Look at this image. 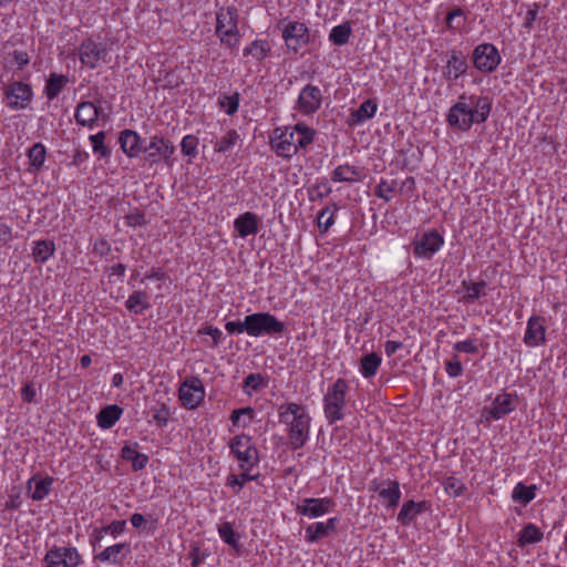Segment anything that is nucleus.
<instances>
[{
	"label": "nucleus",
	"instance_id": "a211bd4d",
	"mask_svg": "<svg viewBox=\"0 0 567 567\" xmlns=\"http://www.w3.org/2000/svg\"><path fill=\"white\" fill-rule=\"evenodd\" d=\"M370 488L379 494L385 502L386 507H396L401 499V489L398 481L392 480H373Z\"/></svg>",
	"mask_w": 567,
	"mask_h": 567
},
{
	"label": "nucleus",
	"instance_id": "7ed1b4c3",
	"mask_svg": "<svg viewBox=\"0 0 567 567\" xmlns=\"http://www.w3.org/2000/svg\"><path fill=\"white\" fill-rule=\"evenodd\" d=\"M279 422L287 426L292 450L301 449L309 440L311 417L301 404L290 402L278 408Z\"/></svg>",
	"mask_w": 567,
	"mask_h": 567
},
{
	"label": "nucleus",
	"instance_id": "a18cd8bd",
	"mask_svg": "<svg viewBox=\"0 0 567 567\" xmlns=\"http://www.w3.org/2000/svg\"><path fill=\"white\" fill-rule=\"evenodd\" d=\"M47 151L43 144L35 143L28 153L30 166L33 171H40L45 161Z\"/></svg>",
	"mask_w": 567,
	"mask_h": 567
},
{
	"label": "nucleus",
	"instance_id": "3c124183",
	"mask_svg": "<svg viewBox=\"0 0 567 567\" xmlns=\"http://www.w3.org/2000/svg\"><path fill=\"white\" fill-rule=\"evenodd\" d=\"M255 415V411L252 408H243L238 410H234L230 415V421L234 426H243L246 427L250 424Z\"/></svg>",
	"mask_w": 567,
	"mask_h": 567
},
{
	"label": "nucleus",
	"instance_id": "6ab92c4d",
	"mask_svg": "<svg viewBox=\"0 0 567 567\" xmlns=\"http://www.w3.org/2000/svg\"><path fill=\"white\" fill-rule=\"evenodd\" d=\"M32 97L30 85L22 82H14L6 90L7 104L13 110H22Z\"/></svg>",
	"mask_w": 567,
	"mask_h": 567
},
{
	"label": "nucleus",
	"instance_id": "8fccbe9b",
	"mask_svg": "<svg viewBox=\"0 0 567 567\" xmlns=\"http://www.w3.org/2000/svg\"><path fill=\"white\" fill-rule=\"evenodd\" d=\"M338 209V205L332 204L319 212L317 221L321 231H327L334 224V214Z\"/></svg>",
	"mask_w": 567,
	"mask_h": 567
},
{
	"label": "nucleus",
	"instance_id": "f8f14e48",
	"mask_svg": "<svg viewBox=\"0 0 567 567\" xmlns=\"http://www.w3.org/2000/svg\"><path fill=\"white\" fill-rule=\"evenodd\" d=\"M516 401V394L506 392L497 394L489 406L483 408L481 417L485 422L499 420L515 410Z\"/></svg>",
	"mask_w": 567,
	"mask_h": 567
},
{
	"label": "nucleus",
	"instance_id": "c85d7f7f",
	"mask_svg": "<svg viewBox=\"0 0 567 567\" xmlns=\"http://www.w3.org/2000/svg\"><path fill=\"white\" fill-rule=\"evenodd\" d=\"M125 307L131 313L142 315L151 308L150 295L143 290H135L128 296Z\"/></svg>",
	"mask_w": 567,
	"mask_h": 567
},
{
	"label": "nucleus",
	"instance_id": "774afa93",
	"mask_svg": "<svg viewBox=\"0 0 567 567\" xmlns=\"http://www.w3.org/2000/svg\"><path fill=\"white\" fill-rule=\"evenodd\" d=\"M13 61L19 66L22 68L29 63V55L28 53L23 51H14L13 54Z\"/></svg>",
	"mask_w": 567,
	"mask_h": 567
},
{
	"label": "nucleus",
	"instance_id": "4c0bfd02",
	"mask_svg": "<svg viewBox=\"0 0 567 567\" xmlns=\"http://www.w3.org/2000/svg\"><path fill=\"white\" fill-rule=\"evenodd\" d=\"M148 413L151 414L148 423H155L158 427H165L171 417L169 408L164 402H157Z\"/></svg>",
	"mask_w": 567,
	"mask_h": 567
},
{
	"label": "nucleus",
	"instance_id": "49530a36",
	"mask_svg": "<svg viewBox=\"0 0 567 567\" xmlns=\"http://www.w3.org/2000/svg\"><path fill=\"white\" fill-rule=\"evenodd\" d=\"M332 192L327 179H317L316 183L308 187V195L311 202L322 199L330 195Z\"/></svg>",
	"mask_w": 567,
	"mask_h": 567
},
{
	"label": "nucleus",
	"instance_id": "423d86ee",
	"mask_svg": "<svg viewBox=\"0 0 567 567\" xmlns=\"http://www.w3.org/2000/svg\"><path fill=\"white\" fill-rule=\"evenodd\" d=\"M247 334L254 338L262 336H280L286 324L269 312H255L246 316Z\"/></svg>",
	"mask_w": 567,
	"mask_h": 567
},
{
	"label": "nucleus",
	"instance_id": "7c9ffc66",
	"mask_svg": "<svg viewBox=\"0 0 567 567\" xmlns=\"http://www.w3.org/2000/svg\"><path fill=\"white\" fill-rule=\"evenodd\" d=\"M543 537V532L535 524L528 523L517 535V546L523 548L527 545L537 544L542 542Z\"/></svg>",
	"mask_w": 567,
	"mask_h": 567
},
{
	"label": "nucleus",
	"instance_id": "39448f33",
	"mask_svg": "<svg viewBox=\"0 0 567 567\" xmlns=\"http://www.w3.org/2000/svg\"><path fill=\"white\" fill-rule=\"evenodd\" d=\"M216 34L229 49H237L240 41L238 13L235 7L221 8L216 14Z\"/></svg>",
	"mask_w": 567,
	"mask_h": 567
},
{
	"label": "nucleus",
	"instance_id": "20e7f679",
	"mask_svg": "<svg viewBox=\"0 0 567 567\" xmlns=\"http://www.w3.org/2000/svg\"><path fill=\"white\" fill-rule=\"evenodd\" d=\"M348 391V382L341 378L328 386L323 395V412L329 424H333L344 417Z\"/></svg>",
	"mask_w": 567,
	"mask_h": 567
},
{
	"label": "nucleus",
	"instance_id": "bf43d9fd",
	"mask_svg": "<svg viewBox=\"0 0 567 567\" xmlns=\"http://www.w3.org/2000/svg\"><path fill=\"white\" fill-rule=\"evenodd\" d=\"M445 371L451 378H457L463 373V365L457 354L445 361Z\"/></svg>",
	"mask_w": 567,
	"mask_h": 567
},
{
	"label": "nucleus",
	"instance_id": "72a5a7b5",
	"mask_svg": "<svg viewBox=\"0 0 567 567\" xmlns=\"http://www.w3.org/2000/svg\"><path fill=\"white\" fill-rule=\"evenodd\" d=\"M485 286L486 282L484 280H481L478 282L463 280L461 284V288L465 291V293L462 297V301L465 303H473L482 296H485Z\"/></svg>",
	"mask_w": 567,
	"mask_h": 567
},
{
	"label": "nucleus",
	"instance_id": "4d7b16f0",
	"mask_svg": "<svg viewBox=\"0 0 567 567\" xmlns=\"http://www.w3.org/2000/svg\"><path fill=\"white\" fill-rule=\"evenodd\" d=\"M445 492L453 497L461 496L465 489V485L455 477H447L444 481Z\"/></svg>",
	"mask_w": 567,
	"mask_h": 567
},
{
	"label": "nucleus",
	"instance_id": "2eb2a0df",
	"mask_svg": "<svg viewBox=\"0 0 567 567\" xmlns=\"http://www.w3.org/2000/svg\"><path fill=\"white\" fill-rule=\"evenodd\" d=\"M443 244L444 238L437 231L432 230L413 241V252L419 258L430 259Z\"/></svg>",
	"mask_w": 567,
	"mask_h": 567
},
{
	"label": "nucleus",
	"instance_id": "9d476101",
	"mask_svg": "<svg viewBox=\"0 0 567 567\" xmlns=\"http://www.w3.org/2000/svg\"><path fill=\"white\" fill-rule=\"evenodd\" d=\"M472 61L480 72L491 73L497 69L502 58L494 44L482 43L474 48Z\"/></svg>",
	"mask_w": 567,
	"mask_h": 567
},
{
	"label": "nucleus",
	"instance_id": "5701e85b",
	"mask_svg": "<svg viewBox=\"0 0 567 567\" xmlns=\"http://www.w3.org/2000/svg\"><path fill=\"white\" fill-rule=\"evenodd\" d=\"M337 517H331L327 522H318L306 527L305 538L308 543H317L319 539L329 536L337 528Z\"/></svg>",
	"mask_w": 567,
	"mask_h": 567
},
{
	"label": "nucleus",
	"instance_id": "c9c22d12",
	"mask_svg": "<svg viewBox=\"0 0 567 567\" xmlns=\"http://www.w3.org/2000/svg\"><path fill=\"white\" fill-rule=\"evenodd\" d=\"M382 359L375 353H369L362 357L360 361V372L365 379L374 377L381 365Z\"/></svg>",
	"mask_w": 567,
	"mask_h": 567
},
{
	"label": "nucleus",
	"instance_id": "cd10ccee",
	"mask_svg": "<svg viewBox=\"0 0 567 567\" xmlns=\"http://www.w3.org/2000/svg\"><path fill=\"white\" fill-rule=\"evenodd\" d=\"M130 553V545L126 543H118L106 547L101 553L94 556L95 560L109 564H118L121 559Z\"/></svg>",
	"mask_w": 567,
	"mask_h": 567
},
{
	"label": "nucleus",
	"instance_id": "79ce46f5",
	"mask_svg": "<svg viewBox=\"0 0 567 567\" xmlns=\"http://www.w3.org/2000/svg\"><path fill=\"white\" fill-rule=\"evenodd\" d=\"M352 29L349 22L332 28L329 40L336 45H344L349 42Z\"/></svg>",
	"mask_w": 567,
	"mask_h": 567
},
{
	"label": "nucleus",
	"instance_id": "0eeeda50",
	"mask_svg": "<svg viewBox=\"0 0 567 567\" xmlns=\"http://www.w3.org/2000/svg\"><path fill=\"white\" fill-rule=\"evenodd\" d=\"M230 453L238 460L240 470L252 468L259 463V453L250 436L240 434L229 442Z\"/></svg>",
	"mask_w": 567,
	"mask_h": 567
},
{
	"label": "nucleus",
	"instance_id": "0e129e2a",
	"mask_svg": "<svg viewBox=\"0 0 567 567\" xmlns=\"http://www.w3.org/2000/svg\"><path fill=\"white\" fill-rule=\"evenodd\" d=\"M126 522L125 520H113L109 525L103 527L105 534H111L116 537L125 530Z\"/></svg>",
	"mask_w": 567,
	"mask_h": 567
},
{
	"label": "nucleus",
	"instance_id": "f704fd0d",
	"mask_svg": "<svg viewBox=\"0 0 567 567\" xmlns=\"http://www.w3.org/2000/svg\"><path fill=\"white\" fill-rule=\"evenodd\" d=\"M425 508V503H416L414 501H408L403 504L401 511L398 514V520L403 524H410L416 514H421Z\"/></svg>",
	"mask_w": 567,
	"mask_h": 567
},
{
	"label": "nucleus",
	"instance_id": "4468645a",
	"mask_svg": "<svg viewBox=\"0 0 567 567\" xmlns=\"http://www.w3.org/2000/svg\"><path fill=\"white\" fill-rule=\"evenodd\" d=\"M178 396L184 408L196 409L205 398V389L199 378H187L179 386Z\"/></svg>",
	"mask_w": 567,
	"mask_h": 567
},
{
	"label": "nucleus",
	"instance_id": "ddd939ff",
	"mask_svg": "<svg viewBox=\"0 0 567 567\" xmlns=\"http://www.w3.org/2000/svg\"><path fill=\"white\" fill-rule=\"evenodd\" d=\"M43 560L55 567H78L83 563L81 554L72 546H53L47 551Z\"/></svg>",
	"mask_w": 567,
	"mask_h": 567
},
{
	"label": "nucleus",
	"instance_id": "f257e3e1",
	"mask_svg": "<svg viewBox=\"0 0 567 567\" xmlns=\"http://www.w3.org/2000/svg\"><path fill=\"white\" fill-rule=\"evenodd\" d=\"M492 111V99L486 95L462 94L449 110L446 121L453 128L467 132L474 123H484Z\"/></svg>",
	"mask_w": 567,
	"mask_h": 567
},
{
	"label": "nucleus",
	"instance_id": "ea45409f",
	"mask_svg": "<svg viewBox=\"0 0 567 567\" xmlns=\"http://www.w3.org/2000/svg\"><path fill=\"white\" fill-rule=\"evenodd\" d=\"M53 241L39 240L34 243L32 256L37 262H45L54 252Z\"/></svg>",
	"mask_w": 567,
	"mask_h": 567
},
{
	"label": "nucleus",
	"instance_id": "c03bdc74",
	"mask_svg": "<svg viewBox=\"0 0 567 567\" xmlns=\"http://www.w3.org/2000/svg\"><path fill=\"white\" fill-rule=\"evenodd\" d=\"M466 21L465 11L461 7H454L445 18L446 28L451 31H458Z\"/></svg>",
	"mask_w": 567,
	"mask_h": 567
},
{
	"label": "nucleus",
	"instance_id": "6e6d98bb",
	"mask_svg": "<svg viewBox=\"0 0 567 567\" xmlns=\"http://www.w3.org/2000/svg\"><path fill=\"white\" fill-rule=\"evenodd\" d=\"M198 138L194 135H186L181 143L182 153L190 158L197 155Z\"/></svg>",
	"mask_w": 567,
	"mask_h": 567
},
{
	"label": "nucleus",
	"instance_id": "680f3d73",
	"mask_svg": "<svg viewBox=\"0 0 567 567\" xmlns=\"http://www.w3.org/2000/svg\"><path fill=\"white\" fill-rule=\"evenodd\" d=\"M198 333L210 336L215 346L221 343L224 340V334H223L221 330L216 327H213V326H207V327L202 328L198 331Z\"/></svg>",
	"mask_w": 567,
	"mask_h": 567
},
{
	"label": "nucleus",
	"instance_id": "c756f323",
	"mask_svg": "<svg viewBox=\"0 0 567 567\" xmlns=\"http://www.w3.org/2000/svg\"><path fill=\"white\" fill-rule=\"evenodd\" d=\"M123 414V409L116 404L103 408L96 415L97 425L101 429H111L120 420Z\"/></svg>",
	"mask_w": 567,
	"mask_h": 567
},
{
	"label": "nucleus",
	"instance_id": "4be33fe9",
	"mask_svg": "<svg viewBox=\"0 0 567 567\" xmlns=\"http://www.w3.org/2000/svg\"><path fill=\"white\" fill-rule=\"evenodd\" d=\"M53 483V477L35 474L27 482V488L33 501H42L50 494Z\"/></svg>",
	"mask_w": 567,
	"mask_h": 567
},
{
	"label": "nucleus",
	"instance_id": "a878e982",
	"mask_svg": "<svg viewBox=\"0 0 567 567\" xmlns=\"http://www.w3.org/2000/svg\"><path fill=\"white\" fill-rule=\"evenodd\" d=\"M99 109L92 102H81L75 110V121L79 125L93 128L99 118Z\"/></svg>",
	"mask_w": 567,
	"mask_h": 567
},
{
	"label": "nucleus",
	"instance_id": "13d9d810",
	"mask_svg": "<svg viewBox=\"0 0 567 567\" xmlns=\"http://www.w3.org/2000/svg\"><path fill=\"white\" fill-rule=\"evenodd\" d=\"M219 103L228 115H233L237 112L239 106V94L235 93L233 95H225L220 97Z\"/></svg>",
	"mask_w": 567,
	"mask_h": 567
},
{
	"label": "nucleus",
	"instance_id": "473e14b6",
	"mask_svg": "<svg viewBox=\"0 0 567 567\" xmlns=\"http://www.w3.org/2000/svg\"><path fill=\"white\" fill-rule=\"evenodd\" d=\"M69 83V79L66 75L51 73L49 79L47 80V84L44 87V94L49 101L54 100Z\"/></svg>",
	"mask_w": 567,
	"mask_h": 567
},
{
	"label": "nucleus",
	"instance_id": "338daca9",
	"mask_svg": "<svg viewBox=\"0 0 567 567\" xmlns=\"http://www.w3.org/2000/svg\"><path fill=\"white\" fill-rule=\"evenodd\" d=\"M402 348H403L402 342L394 341V340H388L384 344V351L388 357L393 355L398 350H400Z\"/></svg>",
	"mask_w": 567,
	"mask_h": 567
},
{
	"label": "nucleus",
	"instance_id": "e433bc0d",
	"mask_svg": "<svg viewBox=\"0 0 567 567\" xmlns=\"http://www.w3.org/2000/svg\"><path fill=\"white\" fill-rule=\"evenodd\" d=\"M378 110V105L371 101H364L358 110L351 113V124H360L372 118Z\"/></svg>",
	"mask_w": 567,
	"mask_h": 567
},
{
	"label": "nucleus",
	"instance_id": "09e8293b",
	"mask_svg": "<svg viewBox=\"0 0 567 567\" xmlns=\"http://www.w3.org/2000/svg\"><path fill=\"white\" fill-rule=\"evenodd\" d=\"M240 475L229 474L227 476L226 485L231 487L236 494L244 487L246 482L256 480V475H251V468L241 470Z\"/></svg>",
	"mask_w": 567,
	"mask_h": 567
},
{
	"label": "nucleus",
	"instance_id": "9b49d317",
	"mask_svg": "<svg viewBox=\"0 0 567 567\" xmlns=\"http://www.w3.org/2000/svg\"><path fill=\"white\" fill-rule=\"evenodd\" d=\"M323 94L319 86L305 85L298 95L293 109L302 115H312L321 109Z\"/></svg>",
	"mask_w": 567,
	"mask_h": 567
},
{
	"label": "nucleus",
	"instance_id": "aec40b11",
	"mask_svg": "<svg viewBox=\"0 0 567 567\" xmlns=\"http://www.w3.org/2000/svg\"><path fill=\"white\" fill-rule=\"evenodd\" d=\"M544 318L533 316L527 321V328L524 334V343L528 347H538L545 342L546 328Z\"/></svg>",
	"mask_w": 567,
	"mask_h": 567
},
{
	"label": "nucleus",
	"instance_id": "f03ea898",
	"mask_svg": "<svg viewBox=\"0 0 567 567\" xmlns=\"http://www.w3.org/2000/svg\"><path fill=\"white\" fill-rule=\"evenodd\" d=\"M315 136L316 131L305 123L276 127L270 136V147L277 156L290 159L312 144Z\"/></svg>",
	"mask_w": 567,
	"mask_h": 567
},
{
	"label": "nucleus",
	"instance_id": "69168bd1",
	"mask_svg": "<svg viewBox=\"0 0 567 567\" xmlns=\"http://www.w3.org/2000/svg\"><path fill=\"white\" fill-rule=\"evenodd\" d=\"M35 394H37V391L34 389L33 384H31V383H27L21 389V398L24 402H29V403L33 402Z\"/></svg>",
	"mask_w": 567,
	"mask_h": 567
},
{
	"label": "nucleus",
	"instance_id": "37998d69",
	"mask_svg": "<svg viewBox=\"0 0 567 567\" xmlns=\"http://www.w3.org/2000/svg\"><path fill=\"white\" fill-rule=\"evenodd\" d=\"M270 52V45L266 40H255L244 49V55H251L256 61H262Z\"/></svg>",
	"mask_w": 567,
	"mask_h": 567
},
{
	"label": "nucleus",
	"instance_id": "393cba45",
	"mask_svg": "<svg viewBox=\"0 0 567 567\" xmlns=\"http://www.w3.org/2000/svg\"><path fill=\"white\" fill-rule=\"evenodd\" d=\"M234 227L243 238L256 235L259 230V218L256 214L246 212L235 219Z\"/></svg>",
	"mask_w": 567,
	"mask_h": 567
},
{
	"label": "nucleus",
	"instance_id": "1a4fd4ad",
	"mask_svg": "<svg viewBox=\"0 0 567 567\" xmlns=\"http://www.w3.org/2000/svg\"><path fill=\"white\" fill-rule=\"evenodd\" d=\"M79 58L82 65L89 69H97L101 63H107L109 50L101 43L92 39L83 40L79 49Z\"/></svg>",
	"mask_w": 567,
	"mask_h": 567
},
{
	"label": "nucleus",
	"instance_id": "bb28decb",
	"mask_svg": "<svg viewBox=\"0 0 567 567\" xmlns=\"http://www.w3.org/2000/svg\"><path fill=\"white\" fill-rule=\"evenodd\" d=\"M363 176L364 174L361 168L350 164H342L333 169L331 179L334 183H357L362 181Z\"/></svg>",
	"mask_w": 567,
	"mask_h": 567
},
{
	"label": "nucleus",
	"instance_id": "2f4dec72",
	"mask_svg": "<svg viewBox=\"0 0 567 567\" xmlns=\"http://www.w3.org/2000/svg\"><path fill=\"white\" fill-rule=\"evenodd\" d=\"M136 447L137 443H134L133 445L126 444L122 449V457L132 463V468L134 471H142L148 463V456L136 451Z\"/></svg>",
	"mask_w": 567,
	"mask_h": 567
},
{
	"label": "nucleus",
	"instance_id": "603ef678",
	"mask_svg": "<svg viewBox=\"0 0 567 567\" xmlns=\"http://www.w3.org/2000/svg\"><path fill=\"white\" fill-rule=\"evenodd\" d=\"M105 136V132L101 131L96 134L90 135L89 137L93 153L99 157H109L111 155V150L104 144Z\"/></svg>",
	"mask_w": 567,
	"mask_h": 567
},
{
	"label": "nucleus",
	"instance_id": "f3484780",
	"mask_svg": "<svg viewBox=\"0 0 567 567\" xmlns=\"http://www.w3.org/2000/svg\"><path fill=\"white\" fill-rule=\"evenodd\" d=\"M145 151L148 152L145 161L154 164L161 159L168 162L175 152V147L168 140L154 135L151 137L148 145L145 146Z\"/></svg>",
	"mask_w": 567,
	"mask_h": 567
},
{
	"label": "nucleus",
	"instance_id": "58836bf2",
	"mask_svg": "<svg viewBox=\"0 0 567 567\" xmlns=\"http://www.w3.org/2000/svg\"><path fill=\"white\" fill-rule=\"evenodd\" d=\"M536 497V486H526L523 483H517L513 489L512 498L514 502L527 505Z\"/></svg>",
	"mask_w": 567,
	"mask_h": 567
},
{
	"label": "nucleus",
	"instance_id": "e2e57ef3",
	"mask_svg": "<svg viewBox=\"0 0 567 567\" xmlns=\"http://www.w3.org/2000/svg\"><path fill=\"white\" fill-rule=\"evenodd\" d=\"M225 329L230 334H240L246 332L247 333V323L246 318L243 321H228L225 324Z\"/></svg>",
	"mask_w": 567,
	"mask_h": 567
},
{
	"label": "nucleus",
	"instance_id": "5fc2aeb1",
	"mask_svg": "<svg viewBox=\"0 0 567 567\" xmlns=\"http://www.w3.org/2000/svg\"><path fill=\"white\" fill-rule=\"evenodd\" d=\"M396 189V182H388L385 179H381L378 186L374 189V194L377 197L390 202L392 199V193Z\"/></svg>",
	"mask_w": 567,
	"mask_h": 567
},
{
	"label": "nucleus",
	"instance_id": "dca6fc26",
	"mask_svg": "<svg viewBox=\"0 0 567 567\" xmlns=\"http://www.w3.org/2000/svg\"><path fill=\"white\" fill-rule=\"evenodd\" d=\"M334 503L331 498H303L296 505V512L308 518H318L329 513Z\"/></svg>",
	"mask_w": 567,
	"mask_h": 567
},
{
	"label": "nucleus",
	"instance_id": "864d4df0",
	"mask_svg": "<svg viewBox=\"0 0 567 567\" xmlns=\"http://www.w3.org/2000/svg\"><path fill=\"white\" fill-rule=\"evenodd\" d=\"M266 386V381L260 373H250L244 380L243 390L246 394L251 395L254 391H258Z\"/></svg>",
	"mask_w": 567,
	"mask_h": 567
},
{
	"label": "nucleus",
	"instance_id": "b1692460",
	"mask_svg": "<svg viewBox=\"0 0 567 567\" xmlns=\"http://www.w3.org/2000/svg\"><path fill=\"white\" fill-rule=\"evenodd\" d=\"M467 69L468 64L465 56L461 53L452 52L444 66L443 75L447 81H455L465 74Z\"/></svg>",
	"mask_w": 567,
	"mask_h": 567
},
{
	"label": "nucleus",
	"instance_id": "a19ab883",
	"mask_svg": "<svg viewBox=\"0 0 567 567\" xmlns=\"http://www.w3.org/2000/svg\"><path fill=\"white\" fill-rule=\"evenodd\" d=\"M239 141V134L235 130L227 131L215 144L214 150L218 153H228Z\"/></svg>",
	"mask_w": 567,
	"mask_h": 567
},
{
	"label": "nucleus",
	"instance_id": "6e6552de",
	"mask_svg": "<svg viewBox=\"0 0 567 567\" xmlns=\"http://www.w3.org/2000/svg\"><path fill=\"white\" fill-rule=\"evenodd\" d=\"M278 28L281 30L287 49L293 53H298L310 41L309 28L302 22L280 21Z\"/></svg>",
	"mask_w": 567,
	"mask_h": 567
},
{
	"label": "nucleus",
	"instance_id": "052dcab7",
	"mask_svg": "<svg viewBox=\"0 0 567 567\" xmlns=\"http://www.w3.org/2000/svg\"><path fill=\"white\" fill-rule=\"evenodd\" d=\"M453 348L456 352L473 353V354L478 352V346L476 344L475 340H473V339H466L463 341H458L453 346Z\"/></svg>",
	"mask_w": 567,
	"mask_h": 567
},
{
	"label": "nucleus",
	"instance_id": "de8ad7c7",
	"mask_svg": "<svg viewBox=\"0 0 567 567\" xmlns=\"http://www.w3.org/2000/svg\"><path fill=\"white\" fill-rule=\"evenodd\" d=\"M219 537L230 547L237 549L239 547V536L234 530L229 522H223L218 525Z\"/></svg>",
	"mask_w": 567,
	"mask_h": 567
},
{
	"label": "nucleus",
	"instance_id": "412c9836",
	"mask_svg": "<svg viewBox=\"0 0 567 567\" xmlns=\"http://www.w3.org/2000/svg\"><path fill=\"white\" fill-rule=\"evenodd\" d=\"M118 143L121 145V150L130 158L137 157L143 151H145V146L142 145L141 136L132 130L122 131Z\"/></svg>",
	"mask_w": 567,
	"mask_h": 567
}]
</instances>
